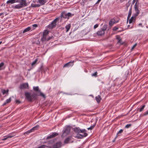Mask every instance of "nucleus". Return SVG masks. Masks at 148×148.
Segmentation results:
<instances>
[{
  "label": "nucleus",
  "mask_w": 148,
  "mask_h": 148,
  "mask_svg": "<svg viewBox=\"0 0 148 148\" xmlns=\"http://www.w3.org/2000/svg\"><path fill=\"white\" fill-rule=\"evenodd\" d=\"M25 95L29 101H32V100L35 99V97L36 96L40 95L44 98L45 97V95L44 94L41 92V91H40V92H39L38 94L33 93V94H31L28 92H25Z\"/></svg>",
  "instance_id": "obj_1"
},
{
  "label": "nucleus",
  "mask_w": 148,
  "mask_h": 148,
  "mask_svg": "<svg viewBox=\"0 0 148 148\" xmlns=\"http://www.w3.org/2000/svg\"><path fill=\"white\" fill-rule=\"evenodd\" d=\"M74 15V14H72L70 12L67 13L65 11L62 12L60 15V22L62 21L63 18L67 19H68L70 17H71L72 16Z\"/></svg>",
  "instance_id": "obj_2"
},
{
  "label": "nucleus",
  "mask_w": 148,
  "mask_h": 148,
  "mask_svg": "<svg viewBox=\"0 0 148 148\" xmlns=\"http://www.w3.org/2000/svg\"><path fill=\"white\" fill-rule=\"evenodd\" d=\"M21 2L20 3L16 5L14 7L15 9H20L24 7L27 6V5L25 0H21Z\"/></svg>",
  "instance_id": "obj_3"
},
{
  "label": "nucleus",
  "mask_w": 148,
  "mask_h": 148,
  "mask_svg": "<svg viewBox=\"0 0 148 148\" xmlns=\"http://www.w3.org/2000/svg\"><path fill=\"white\" fill-rule=\"evenodd\" d=\"M71 130L70 127L67 126L66 127L65 129L63 131L62 137L64 138L66 137L69 133Z\"/></svg>",
  "instance_id": "obj_4"
},
{
  "label": "nucleus",
  "mask_w": 148,
  "mask_h": 148,
  "mask_svg": "<svg viewBox=\"0 0 148 148\" xmlns=\"http://www.w3.org/2000/svg\"><path fill=\"white\" fill-rule=\"evenodd\" d=\"M60 19V17L56 18L51 23L48 25V27L51 29H53L55 27L56 25L57 22Z\"/></svg>",
  "instance_id": "obj_5"
},
{
  "label": "nucleus",
  "mask_w": 148,
  "mask_h": 148,
  "mask_svg": "<svg viewBox=\"0 0 148 148\" xmlns=\"http://www.w3.org/2000/svg\"><path fill=\"white\" fill-rule=\"evenodd\" d=\"M49 32V31L47 30H45L44 31L42 36L41 38V41L42 42H43L47 41V36L48 35Z\"/></svg>",
  "instance_id": "obj_6"
},
{
  "label": "nucleus",
  "mask_w": 148,
  "mask_h": 148,
  "mask_svg": "<svg viewBox=\"0 0 148 148\" xmlns=\"http://www.w3.org/2000/svg\"><path fill=\"white\" fill-rule=\"evenodd\" d=\"M83 134H80L79 133H78L77 135L75 136V137L77 139H81L84 137L86 136L88 134L86 132L82 133Z\"/></svg>",
  "instance_id": "obj_7"
},
{
  "label": "nucleus",
  "mask_w": 148,
  "mask_h": 148,
  "mask_svg": "<svg viewBox=\"0 0 148 148\" xmlns=\"http://www.w3.org/2000/svg\"><path fill=\"white\" fill-rule=\"evenodd\" d=\"M39 125H37L36 126H35L33 127L31 129L27 131V132L24 133V134L25 135V134H28L29 133L34 131L35 130H37V129L39 127Z\"/></svg>",
  "instance_id": "obj_8"
},
{
  "label": "nucleus",
  "mask_w": 148,
  "mask_h": 148,
  "mask_svg": "<svg viewBox=\"0 0 148 148\" xmlns=\"http://www.w3.org/2000/svg\"><path fill=\"white\" fill-rule=\"evenodd\" d=\"M138 6L136 4V3H135L134 5V10L136 12L133 15H134L136 17L140 13V11L138 10Z\"/></svg>",
  "instance_id": "obj_9"
},
{
  "label": "nucleus",
  "mask_w": 148,
  "mask_h": 148,
  "mask_svg": "<svg viewBox=\"0 0 148 148\" xmlns=\"http://www.w3.org/2000/svg\"><path fill=\"white\" fill-rule=\"evenodd\" d=\"M74 131L76 133H79L86 132V130L84 129H81L79 127H76L74 129Z\"/></svg>",
  "instance_id": "obj_10"
},
{
  "label": "nucleus",
  "mask_w": 148,
  "mask_h": 148,
  "mask_svg": "<svg viewBox=\"0 0 148 148\" xmlns=\"http://www.w3.org/2000/svg\"><path fill=\"white\" fill-rule=\"evenodd\" d=\"M19 87L20 89L21 90L28 88L29 85L27 83H25L20 84Z\"/></svg>",
  "instance_id": "obj_11"
},
{
  "label": "nucleus",
  "mask_w": 148,
  "mask_h": 148,
  "mask_svg": "<svg viewBox=\"0 0 148 148\" xmlns=\"http://www.w3.org/2000/svg\"><path fill=\"white\" fill-rule=\"evenodd\" d=\"M62 146V143L60 141L57 142L53 146V148H59Z\"/></svg>",
  "instance_id": "obj_12"
},
{
  "label": "nucleus",
  "mask_w": 148,
  "mask_h": 148,
  "mask_svg": "<svg viewBox=\"0 0 148 148\" xmlns=\"http://www.w3.org/2000/svg\"><path fill=\"white\" fill-rule=\"evenodd\" d=\"M58 135V134L56 132H53L52 134H50L49 136H48L47 138V139H49L52 138H53L56 136Z\"/></svg>",
  "instance_id": "obj_13"
},
{
  "label": "nucleus",
  "mask_w": 148,
  "mask_h": 148,
  "mask_svg": "<svg viewBox=\"0 0 148 148\" xmlns=\"http://www.w3.org/2000/svg\"><path fill=\"white\" fill-rule=\"evenodd\" d=\"M73 61L69 62L65 64L63 66V67H68L70 66H72L73 64Z\"/></svg>",
  "instance_id": "obj_14"
},
{
  "label": "nucleus",
  "mask_w": 148,
  "mask_h": 148,
  "mask_svg": "<svg viewBox=\"0 0 148 148\" xmlns=\"http://www.w3.org/2000/svg\"><path fill=\"white\" fill-rule=\"evenodd\" d=\"M33 89L35 92L34 93L38 94L39 92H40V90L39 89V87L38 86H34Z\"/></svg>",
  "instance_id": "obj_15"
},
{
  "label": "nucleus",
  "mask_w": 148,
  "mask_h": 148,
  "mask_svg": "<svg viewBox=\"0 0 148 148\" xmlns=\"http://www.w3.org/2000/svg\"><path fill=\"white\" fill-rule=\"evenodd\" d=\"M136 17L133 15L131 18L130 19L129 23L130 24L132 23H134L136 21Z\"/></svg>",
  "instance_id": "obj_16"
},
{
  "label": "nucleus",
  "mask_w": 148,
  "mask_h": 148,
  "mask_svg": "<svg viewBox=\"0 0 148 148\" xmlns=\"http://www.w3.org/2000/svg\"><path fill=\"white\" fill-rule=\"evenodd\" d=\"M104 33L105 32L101 29L98 31L97 33V34L99 36H102V35H104Z\"/></svg>",
  "instance_id": "obj_17"
},
{
  "label": "nucleus",
  "mask_w": 148,
  "mask_h": 148,
  "mask_svg": "<svg viewBox=\"0 0 148 148\" xmlns=\"http://www.w3.org/2000/svg\"><path fill=\"white\" fill-rule=\"evenodd\" d=\"M117 22V21L116 22L115 21V20L114 19H113L110 21H109V24L110 26H112L114 23H116Z\"/></svg>",
  "instance_id": "obj_18"
},
{
  "label": "nucleus",
  "mask_w": 148,
  "mask_h": 148,
  "mask_svg": "<svg viewBox=\"0 0 148 148\" xmlns=\"http://www.w3.org/2000/svg\"><path fill=\"white\" fill-rule=\"evenodd\" d=\"M32 28V27H29L27 28H26L23 31V33H25L26 32H28L31 30Z\"/></svg>",
  "instance_id": "obj_19"
},
{
  "label": "nucleus",
  "mask_w": 148,
  "mask_h": 148,
  "mask_svg": "<svg viewBox=\"0 0 148 148\" xmlns=\"http://www.w3.org/2000/svg\"><path fill=\"white\" fill-rule=\"evenodd\" d=\"M132 12V7H131L130 10L129 11V14L128 15L127 18V22L128 21V20L130 19L131 16V15Z\"/></svg>",
  "instance_id": "obj_20"
},
{
  "label": "nucleus",
  "mask_w": 148,
  "mask_h": 148,
  "mask_svg": "<svg viewBox=\"0 0 148 148\" xmlns=\"http://www.w3.org/2000/svg\"><path fill=\"white\" fill-rule=\"evenodd\" d=\"M38 2L40 4V5H44L46 1L45 0H38Z\"/></svg>",
  "instance_id": "obj_21"
},
{
  "label": "nucleus",
  "mask_w": 148,
  "mask_h": 148,
  "mask_svg": "<svg viewBox=\"0 0 148 148\" xmlns=\"http://www.w3.org/2000/svg\"><path fill=\"white\" fill-rule=\"evenodd\" d=\"M123 131V130L122 129L120 130L117 133L115 138H116L117 136H121V133H122Z\"/></svg>",
  "instance_id": "obj_22"
},
{
  "label": "nucleus",
  "mask_w": 148,
  "mask_h": 148,
  "mask_svg": "<svg viewBox=\"0 0 148 148\" xmlns=\"http://www.w3.org/2000/svg\"><path fill=\"white\" fill-rule=\"evenodd\" d=\"M95 99L98 103H99L100 102L101 100V98L100 96L98 95L97 96L95 97Z\"/></svg>",
  "instance_id": "obj_23"
},
{
  "label": "nucleus",
  "mask_w": 148,
  "mask_h": 148,
  "mask_svg": "<svg viewBox=\"0 0 148 148\" xmlns=\"http://www.w3.org/2000/svg\"><path fill=\"white\" fill-rule=\"evenodd\" d=\"M13 136H11L10 134H8L6 136H5L4 137H5L6 138H3L2 139V140H6L8 138H11Z\"/></svg>",
  "instance_id": "obj_24"
},
{
  "label": "nucleus",
  "mask_w": 148,
  "mask_h": 148,
  "mask_svg": "<svg viewBox=\"0 0 148 148\" xmlns=\"http://www.w3.org/2000/svg\"><path fill=\"white\" fill-rule=\"evenodd\" d=\"M71 140V137H69L66 138L64 140V143H69V141Z\"/></svg>",
  "instance_id": "obj_25"
},
{
  "label": "nucleus",
  "mask_w": 148,
  "mask_h": 148,
  "mask_svg": "<svg viewBox=\"0 0 148 148\" xmlns=\"http://www.w3.org/2000/svg\"><path fill=\"white\" fill-rule=\"evenodd\" d=\"M16 2V0H9L7 2V3L13 4Z\"/></svg>",
  "instance_id": "obj_26"
},
{
  "label": "nucleus",
  "mask_w": 148,
  "mask_h": 148,
  "mask_svg": "<svg viewBox=\"0 0 148 148\" xmlns=\"http://www.w3.org/2000/svg\"><path fill=\"white\" fill-rule=\"evenodd\" d=\"M71 28V24H69L65 27V28L66 29V32H67Z\"/></svg>",
  "instance_id": "obj_27"
},
{
  "label": "nucleus",
  "mask_w": 148,
  "mask_h": 148,
  "mask_svg": "<svg viewBox=\"0 0 148 148\" xmlns=\"http://www.w3.org/2000/svg\"><path fill=\"white\" fill-rule=\"evenodd\" d=\"M11 98L10 97L9 99H7L6 100L5 102L3 103V105H4L6 104L10 103L11 101Z\"/></svg>",
  "instance_id": "obj_28"
},
{
  "label": "nucleus",
  "mask_w": 148,
  "mask_h": 148,
  "mask_svg": "<svg viewBox=\"0 0 148 148\" xmlns=\"http://www.w3.org/2000/svg\"><path fill=\"white\" fill-rule=\"evenodd\" d=\"M9 91V90H1V92L2 93L3 95L5 94L6 93H8Z\"/></svg>",
  "instance_id": "obj_29"
},
{
  "label": "nucleus",
  "mask_w": 148,
  "mask_h": 148,
  "mask_svg": "<svg viewBox=\"0 0 148 148\" xmlns=\"http://www.w3.org/2000/svg\"><path fill=\"white\" fill-rule=\"evenodd\" d=\"M107 25H104L103 28L101 29L103 30V31L105 32V31L106 30V29L107 28Z\"/></svg>",
  "instance_id": "obj_30"
},
{
  "label": "nucleus",
  "mask_w": 148,
  "mask_h": 148,
  "mask_svg": "<svg viewBox=\"0 0 148 148\" xmlns=\"http://www.w3.org/2000/svg\"><path fill=\"white\" fill-rule=\"evenodd\" d=\"M4 65V63L3 62H2L0 63V71L3 69L2 67Z\"/></svg>",
  "instance_id": "obj_31"
},
{
  "label": "nucleus",
  "mask_w": 148,
  "mask_h": 148,
  "mask_svg": "<svg viewBox=\"0 0 148 148\" xmlns=\"http://www.w3.org/2000/svg\"><path fill=\"white\" fill-rule=\"evenodd\" d=\"M145 107V105H143L141 108H138V109L139 110V111L140 112H141L143 110Z\"/></svg>",
  "instance_id": "obj_32"
},
{
  "label": "nucleus",
  "mask_w": 148,
  "mask_h": 148,
  "mask_svg": "<svg viewBox=\"0 0 148 148\" xmlns=\"http://www.w3.org/2000/svg\"><path fill=\"white\" fill-rule=\"evenodd\" d=\"M38 148H51V147H48L47 146H46L45 145H42L39 147Z\"/></svg>",
  "instance_id": "obj_33"
},
{
  "label": "nucleus",
  "mask_w": 148,
  "mask_h": 148,
  "mask_svg": "<svg viewBox=\"0 0 148 148\" xmlns=\"http://www.w3.org/2000/svg\"><path fill=\"white\" fill-rule=\"evenodd\" d=\"M38 61V59H36L32 63V65L33 66Z\"/></svg>",
  "instance_id": "obj_34"
},
{
  "label": "nucleus",
  "mask_w": 148,
  "mask_h": 148,
  "mask_svg": "<svg viewBox=\"0 0 148 148\" xmlns=\"http://www.w3.org/2000/svg\"><path fill=\"white\" fill-rule=\"evenodd\" d=\"M131 125H132L131 124H127L125 126V127L126 128H128L130 127L131 126Z\"/></svg>",
  "instance_id": "obj_35"
},
{
  "label": "nucleus",
  "mask_w": 148,
  "mask_h": 148,
  "mask_svg": "<svg viewBox=\"0 0 148 148\" xmlns=\"http://www.w3.org/2000/svg\"><path fill=\"white\" fill-rule=\"evenodd\" d=\"M94 127H95V125H92L90 127L88 128H87L88 130H92L94 128Z\"/></svg>",
  "instance_id": "obj_36"
},
{
  "label": "nucleus",
  "mask_w": 148,
  "mask_h": 148,
  "mask_svg": "<svg viewBox=\"0 0 148 148\" xmlns=\"http://www.w3.org/2000/svg\"><path fill=\"white\" fill-rule=\"evenodd\" d=\"M118 29V28L117 27L115 26L113 28V31H116Z\"/></svg>",
  "instance_id": "obj_37"
},
{
  "label": "nucleus",
  "mask_w": 148,
  "mask_h": 148,
  "mask_svg": "<svg viewBox=\"0 0 148 148\" xmlns=\"http://www.w3.org/2000/svg\"><path fill=\"white\" fill-rule=\"evenodd\" d=\"M40 5L37 4H35L34 6H33L34 7H39L40 6Z\"/></svg>",
  "instance_id": "obj_38"
},
{
  "label": "nucleus",
  "mask_w": 148,
  "mask_h": 148,
  "mask_svg": "<svg viewBox=\"0 0 148 148\" xmlns=\"http://www.w3.org/2000/svg\"><path fill=\"white\" fill-rule=\"evenodd\" d=\"M97 72H96L92 74V76L97 77Z\"/></svg>",
  "instance_id": "obj_39"
},
{
  "label": "nucleus",
  "mask_w": 148,
  "mask_h": 148,
  "mask_svg": "<svg viewBox=\"0 0 148 148\" xmlns=\"http://www.w3.org/2000/svg\"><path fill=\"white\" fill-rule=\"evenodd\" d=\"M148 114V110L145 112L143 114V116H145Z\"/></svg>",
  "instance_id": "obj_40"
},
{
  "label": "nucleus",
  "mask_w": 148,
  "mask_h": 148,
  "mask_svg": "<svg viewBox=\"0 0 148 148\" xmlns=\"http://www.w3.org/2000/svg\"><path fill=\"white\" fill-rule=\"evenodd\" d=\"M53 38V36H49L48 38H47V41Z\"/></svg>",
  "instance_id": "obj_41"
},
{
  "label": "nucleus",
  "mask_w": 148,
  "mask_h": 148,
  "mask_svg": "<svg viewBox=\"0 0 148 148\" xmlns=\"http://www.w3.org/2000/svg\"><path fill=\"white\" fill-rule=\"evenodd\" d=\"M34 43L37 45H39L40 44V42L39 41V40H37V41H36Z\"/></svg>",
  "instance_id": "obj_42"
},
{
  "label": "nucleus",
  "mask_w": 148,
  "mask_h": 148,
  "mask_svg": "<svg viewBox=\"0 0 148 148\" xmlns=\"http://www.w3.org/2000/svg\"><path fill=\"white\" fill-rule=\"evenodd\" d=\"M98 25L97 24H96L95 25H94V29H95L97 28V27H98Z\"/></svg>",
  "instance_id": "obj_43"
},
{
  "label": "nucleus",
  "mask_w": 148,
  "mask_h": 148,
  "mask_svg": "<svg viewBox=\"0 0 148 148\" xmlns=\"http://www.w3.org/2000/svg\"><path fill=\"white\" fill-rule=\"evenodd\" d=\"M136 44H134L131 48V49H133L136 46Z\"/></svg>",
  "instance_id": "obj_44"
},
{
  "label": "nucleus",
  "mask_w": 148,
  "mask_h": 148,
  "mask_svg": "<svg viewBox=\"0 0 148 148\" xmlns=\"http://www.w3.org/2000/svg\"><path fill=\"white\" fill-rule=\"evenodd\" d=\"M129 2H130V1H129L128 3H127L126 4V7H128L129 6V5H130V3H129Z\"/></svg>",
  "instance_id": "obj_45"
},
{
  "label": "nucleus",
  "mask_w": 148,
  "mask_h": 148,
  "mask_svg": "<svg viewBox=\"0 0 148 148\" xmlns=\"http://www.w3.org/2000/svg\"><path fill=\"white\" fill-rule=\"evenodd\" d=\"M33 27H37V24H34L32 25Z\"/></svg>",
  "instance_id": "obj_46"
},
{
  "label": "nucleus",
  "mask_w": 148,
  "mask_h": 148,
  "mask_svg": "<svg viewBox=\"0 0 148 148\" xmlns=\"http://www.w3.org/2000/svg\"><path fill=\"white\" fill-rule=\"evenodd\" d=\"M21 0H16V2H18V3H21Z\"/></svg>",
  "instance_id": "obj_47"
},
{
  "label": "nucleus",
  "mask_w": 148,
  "mask_h": 148,
  "mask_svg": "<svg viewBox=\"0 0 148 148\" xmlns=\"http://www.w3.org/2000/svg\"><path fill=\"white\" fill-rule=\"evenodd\" d=\"M16 103H20V102L18 101V100H17L16 101Z\"/></svg>",
  "instance_id": "obj_48"
},
{
  "label": "nucleus",
  "mask_w": 148,
  "mask_h": 148,
  "mask_svg": "<svg viewBox=\"0 0 148 148\" xmlns=\"http://www.w3.org/2000/svg\"><path fill=\"white\" fill-rule=\"evenodd\" d=\"M135 2H136V1H134V0H133L132 2V4H134Z\"/></svg>",
  "instance_id": "obj_49"
},
{
  "label": "nucleus",
  "mask_w": 148,
  "mask_h": 148,
  "mask_svg": "<svg viewBox=\"0 0 148 148\" xmlns=\"http://www.w3.org/2000/svg\"><path fill=\"white\" fill-rule=\"evenodd\" d=\"M101 0H98L96 3H99Z\"/></svg>",
  "instance_id": "obj_50"
},
{
  "label": "nucleus",
  "mask_w": 148,
  "mask_h": 148,
  "mask_svg": "<svg viewBox=\"0 0 148 148\" xmlns=\"http://www.w3.org/2000/svg\"><path fill=\"white\" fill-rule=\"evenodd\" d=\"M142 23H140L138 24V26H142Z\"/></svg>",
  "instance_id": "obj_51"
},
{
  "label": "nucleus",
  "mask_w": 148,
  "mask_h": 148,
  "mask_svg": "<svg viewBox=\"0 0 148 148\" xmlns=\"http://www.w3.org/2000/svg\"><path fill=\"white\" fill-rule=\"evenodd\" d=\"M134 1H136V4H137V3L138 1V0H134Z\"/></svg>",
  "instance_id": "obj_52"
},
{
  "label": "nucleus",
  "mask_w": 148,
  "mask_h": 148,
  "mask_svg": "<svg viewBox=\"0 0 148 148\" xmlns=\"http://www.w3.org/2000/svg\"><path fill=\"white\" fill-rule=\"evenodd\" d=\"M116 138H115V139L114 140H113L112 141L113 142H114V141H115V139H116Z\"/></svg>",
  "instance_id": "obj_53"
},
{
  "label": "nucleus",
  "mask_w": 148,
  "mask_h": 148,
  "mask_svg": "<svg viewBox=\"0 0 148 148\" xmlns=\"http://www.w3.org/2000/svg\"><path fill=\"white\" fill-rule=\"evenodd\" d=\"M130 26V25H127V27H128Z\"/></svg>",
  "instance_id": "obj_54"
},
{
  "label": "nucleus",
  "mask_w": 148,
  "mask_h": 148,
  "mask_svg": "<svg viewBox=\"0 0 148 148\" xmlns=\"http://www.w3.org/2000/svg\"><path fill=\"white\" fill-rule=\"evenodd\" d=\"M2 43V41H1L0 42V45Z\"/></svg>",
  "instance_id": "obj_55"
},
{
  "label": "nucleus",
  "mask_w": 148,
  "mask_h": 148,
  "mask_svg": "<svg viewBox=\"0 0 148 148\" xmlns=\"http://www.w3.org/2000/svg\"><path fill=\"white\" fill-rule=\"evenodd\" d=\"M1 94L0 93V97H1Z\"/></svg>",
  "instance_id": "obj_56"
}]
</instances>
